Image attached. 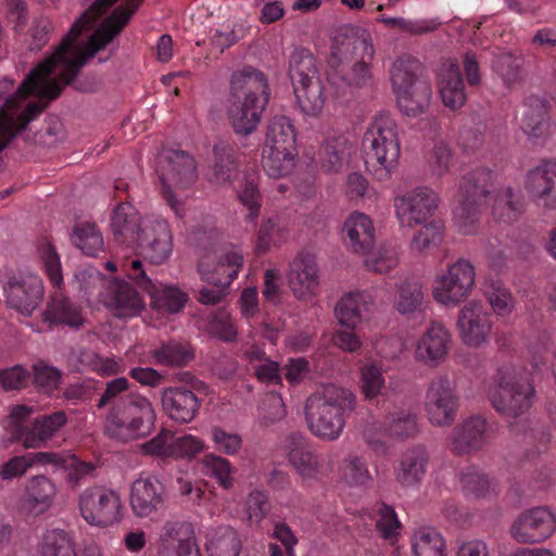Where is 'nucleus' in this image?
Wrapping results in <instances>:
<instances>
[{
  "label": "nucleus",
  "mask_w": 556,
  "mask_h": 556,
  "mask_svg": "<svg viewBox=\"0 0 556 556\" xmlns=\"http://www.w3.org/2000/svg\"><path fill=\"white\" fill-rule=\"evenodd\" d=\"M116 34L100 28L89 40L78 43L79 23H74L55 52L35 67L15 88L14 80L0 78V151L45 108V104L22 102L29 93L40 99H55L62 87L71 84L86 62L93 58Z\"/></svg>",
  "instance_id": "1"
},
{
  "label": "nucleus",
  "mask_w": 556,
  "mask_h": 556,
  "mask_svg": "<svg viewBox=\"0 0 556 556\" xmlns=\"http://www.w3.org/2000/svg\"><path fill=\"white\" fill-rule=\"evenodd\" d=\"M130 382L118 377L106 382L97 408L108 407L103 431L109 438L128 443L147 438L155 427L156 413L152 402L138 392L125 394Z\"/></svg>",
  "instance_id": "2"
},
{
  "label": "nucleus",
  "mask_w": 556,
  "mask_h": 556,
  "mask_svg": "<svg viewBox=\"0 0 556 556\" xmlns=\"http://www.w3.org/2000/svg\"><path fill=\"white\" fill-rule=\"evenodd\" d=\"M376 49L370 33L349 27L338 33L327 59L329 79L346 87L365 88L372 84V62Z\"/></svg>",
  "instance_id": "3"
},
{
  "label": "nucleus",
  "mask_w": 556,
  "mask_h": 556,
  "mask_svg": "<svg viewBox=\"0 0 556 556\" xmlns=\"http://www.w3.org/2000/svg\"><path fill=\"white\" fill-rule=\"evenodd\" d=\"M268 99V81L261 71L243 67L232 73L226 114L236 134L256 130Z\"/></svg>",
  "instance_id": "4"
},
{
  "label": "nucleus",
  "mask_w": 556,
  "mask_h": 556,
  "mask_svg": "<svg viewBox=\"0 0 556 556\" xmlns=\"http://www.w3.org/2000/svg\"><path fill=\"white\" fill-rule=\"evenodd\" d=\"M355 407L356 396L351 390L327 386L306 400L305 419L308 429L320 440L336 441L345 428L346 415Z\"/></svg>",
  "instance_id": "5"
},
{
  "label": "nucleus",
  "mask_w": 556,
  "mask_h": 556,
  "mask_svg": "<svg viewBox=\"0 0 556 556\" xmlns=\"http://www.w3.org/2000/svg\"><path fill=\"white\" fill-rule=\"evenodd\" d=\"M364 147L367 169L378 180L390 178L401 151L399 126L391 114L379 113L374 117L365 132Z\"/></svg>",
  "instance_id": "6"
},
{
  "label": "nucleus",
  "mask_w": 556,
  "mask_h": 556,
  "mask_svg": "<svg viewBox=\"0 0 556 556\" xmlns=\"http://www.w3.org/2000/svg\"><path fill=\"white\" fill-rule=\"evenodd\" d=\"M488 395L501 416L516 419L531 408L535 390L522 370L505 364L497 369Z\"/></svg>",
  "instance_id": "7"
},
{
  "label": "nucleus",
  "mask_w": 556,
  "mask_h": 556,
  "mask_svg": "<svg viewBox=\"0 0 556 556\" xmlns=\"http://www.w3.org/2000/svg\"><path fill=\"white\" fill-rule=\"evenodd\" d=\"M155 172L162 185V192L176 215H182V204L176 191L189 188L197 179V168L191 155L180 150L165 149L156 160Z\"/></svg>",
  "instance_id": "8"
},
{
  "label": "nucleus",
  "mask_w": 556,
  "mask_h": 556,
  "mask_svg": "<svg viewBox=\"0 0 556 556\" xmlns=\"http://www.w3.org/2000/svg\"><path fill=\"white\" fill-rule=\"evenodd\" d=\"M476 268L473 264L460 257L447 265L446 269L437 274L432 285L433 300L444 306H458L473 290Z\"/></svg>",
  "instance_id": "9"
},
{
  "label": "nucleus",
  "mask_w": 556,
  "mask_h": 556,
  "mask_svg": "<svg viewBox=\"0 0 556 556\" xmlns=\"http://www.w3.org/2000/svg\"><path fill=\"white\" fill-rule=\"evenodd\" d=\"M77 503L83 519L90 526L109 528L123 519V503L116 490L88 486L79 493Z\"/></svg>",
  "instance_id": "10"
},
{
  "label": "nucleus",
  "mask_w": 556,
  "mask_h": 556,
  "mask_svg": "<svg viewBox=\"0 0 556 556\" xmlns=\"http://www.w3.org/2000/svg\"><path fill=\"white\" fill-rule=\"evenodd\" d=\"M494 175L488 169L471 174L465 181L463 199L454 210V219L464 233L476 231L478 222V205L494 190Z\"/></svg>",
  "instance_id": "11"
},
{
  "label": "nucleus",
  "mask_w": 556,
  "mask_h": 556,
  "mask_svg": "<svg viewBox=\"0 0 556 556\" xmlns=\"http://www.w3.org/2000/svg\"><path fill=\"white\" fill-rule=\"evenodd\" d=\"M459 395L455 382L447 376L433 378L426 390L425 410L434 427H450L456 419Z\"/></svg>",
  "instance_id": "12"
},
{
  "label": "nucleus",
  "mask_w": 556,
  "mask_h": 556,
  "mask_svg": "<svg viewBox=\"0 0 556 556\" xmlns=\"http://www.w3.org/2000/svg\"><path fill=\"white\" fill-rule=\"evenodd\" d=\"M123 270L127 277L139 288L150 294L151 305L159 313L177 314L188 301V295L175 286H163L155 283L143 269L140 260H134L123 264Z\"/></svg>",
  "instance_id": "13"
},
{
  "label": "nucleus",
  "mask_w": 556,
  "mask_h": 556,
  "mask_svg": "<svg viewBox=\"0 0 556 556\" xmlns=\"http://www.w3.org/2000/svg\"><path fill=\"white\" fill-rule=\"evenodd\" d=\"M285 451L290 465L304 480H317L332 471V457L316 453L301 434H290L286 439Z\"/></svg>",
  "instance_id": "14"
},
{
  "label": "nucleus",
  "mask_w": 556,
  "mask_h": 556,
  "mask_svg": "<svg viewBox=\"0 0 556 556\" xmlns=\"http://www.w3.org/2000/svg\"><path fill=\"white\" fill-rule=\"evenodd\" d=\"M556 532V516L546 506L522 510L509 527L510 536L519 544H540Z\"/></svg>",
  "instance_id": "15"
},
{
  "label": "nucleus",
  "mask_w": 556,
  "mask_h": 556,
  "mask_svg": "<svg viewBox=\"0 0 556 556\" xmlns=\"http://www.w3.org/2000/svg\"><path fill=\"white\" fill-rule=\"evenodd\" d=\"M440 198L428 187H416L394 198V211L402 227L414 228L426 223L438 210Z\"/></svg>",
  "instance_id": "16"
},
{
  "label": "nucleus",
  "mask_w": 556,
  "mask_h": 556,
  "mask_svg": "<svg viewBox=\"0 0 556 556\" xmlns=\"http://www.w3.org/2000/svg\"><path fill=\"white\" fill-rule=\"evenodd\" d=\"M117 0H94L92 4L89 7L87 11H85L81 16L75 22L79 23V34L86 29H91L92 33L88 37V40L102 27H105L108 30H115L116 34L108 41V43L101 49L103 50L105 47L110 46L113 39L121 33L124 26L128 23L130 16L137 10L139 5V1L137 2H128L125 7L116 8L111 15L103 18L109 9L116 2Z\"/></svg>",
  "instance_id": "17"
},
{
  "label": "nucleus",
  "mask_w": 556,
  "mask_h": 556,
  "mask_svg": "<svg viewBox=\"0 0 556 556\" xmlns=\"http://www.w3.org/2000/svg\"><path fill=\"white\" fill-rule=\"evenodd\" d=\"M457 328L466 345L479 348L489 341L493 323L483 303L471 300L459 309Z\"/></svg>",
  "instance_id": "18"
},
{
  "label": "nucleus",
  "mask_w": 556,
  "mask_h": 556,
  "mask_svg": "<svg viewBox=\"0 0 556 556\" xmlns=\"http://www.w3.org/2000/svg\"><path fill=\"white\" fill-rule=\"evenodd\" d=\"M5 303L22 315L30 316L43 299V282L34 274L12 277L3 287Z\"/></svg>",
  "instance_id": "19"
},
{
  "label": "nucleus",
  "mask_w": 556,
  "mask_h": 556,
  "mask_svg": "<svg viewBox=\"0 0 556 556\" xmlns=\"http://www.w3.org/2000/svg\"><path fill=\"white\" fill-rule=\"evenodd\" d=\"M242 264V253L236 248H230L220 251L216 257L202 256L199 274L203 281L214 287L227 288L238 276Z\"/></svg>",
  "instance_id": "20"
},
{
  "label": "nucleus",
  "mask_w": 556,
  "mask_h": 556,
  "mask_svg": "<svg viewBox=\"0 0 556 556\" xmlns=\"http://www.w3.org/2000/svg\"><path fill=\"white\" fill-rule=\"evenodd\" d=\"M288 283L299 300H307L317 294L320 277L316 257L312 253L301 252L290 262Z\"/></svg>",
  "instance_id": "21"
},
{
  "label": "nucleus",
  "mask_w": 556,
  "mask_h": 556,
  "mask_svg": "<svg viewBox=\"0 0 556 556\" xmlns=\"http://www.w3.org/2000/svg\"><path fill=\"white\" fill-rule=\"evenodd\" d=\"M135 247H141L144 258L150 263H165L173 252V236L167 222L161 217L147 219L144 232Z\"/></svg>",
  "instance_id": "22"
},
{
  "label": "nucleus",
  "mask_w": 556,
  "mask_h": 556,
  "mask_svg": "<svg viewBox=\"0 0 556 556\" xmlns=\"http://www.w3.org/2000/svg\"><path fill=\"white\" fill-rule=\"evenodd\" d=\"M525 189L538 205L556 208V160L542 161L531 168L526 175Z\"/></svg>",
  "instance_id": "23"
},
{
  "label": "nucleus",
  "mask_w": 556,
  "mask_h": 556,
  "mask_svg": "<svg viewBox=\"0 0 556 556\" xmlns=\"http://www.w3.org/2000/svg\"><path fill=\"white\" fill-rule=\"evenodd\" d=\"M160 556H200L194 530L186 521H166L160 532Z\"/></svg>",
  "instance_id": "24"
},
{
  "label": "nucleus",
  "mask_w": 556,
  "mask_h": 556,
  "mask_svg": "<svg viewBox=\"0 0 556 556\" xmlns=\"http://www.w3.org/2000/svg\"><path fill=\"white\" fill-rule=\"evenodd\" d=\"M165 497V488L159 479L140 476L130 486L131 511L139 518L149 517L163 507Z\"/></svg>",
  "instance_id": "25"
},
{
  "label": "nucleus",
  "mask_w": 556,
  "mask_h": 556,
  "mask_svg": "<svg viewBox=\"0 0 556 556\" xmlns=\"http://www.w3.org/2000/svg\"><path fill=\"white\" fill-rule=\"evenodd\" d=\"M451 342L447 328L439 321H432L417 342L416 359L428 367H438L445 361Z\"/></svg>",
  "instance_id": "26"
},
{
  "label": "nucleus",
  "mask_w": 556,
  "mask_h": 556,
  "mask_svg": "<svg viewBox=\"0 0 556 556\" xmlns=\"http://www.w3.org/2000/svg\"><path fill=\"white\" fill-rule=\"evenodd\" d=\"M56 486L46 476L31 477L25 486L20 510L26 517H38L47 513L55 498Z\"/></svg>",
  "instance_id": "27"
},
{
  "label": "nucleus",
  "mask_w": 556,
  "mask_h": 556,
  "mask_svg": "<svg viewBox=\"0 0 556 556\" xmlns=\"http://www.w3.org/2000/svg\"><path fill=\"white\" fill-rule=\"evenodd\" d=\"M162 408L165 414L178 424L192 421L199 413L198 396L185 387H168L161 392Z\"/></svg>",
  "instance_id": "28"
},
{
  "label": "nucleus",
  "mask_w": 556,
  "mask_h": 556,
  "mask_svg": "<svg viewBox=\"0 0 556 556\" xmlns=\"http://www.w3.org/2000/svg\"><path fill=\"white\" fill-rule=\"evenodd\" d=\"M149 218H142L129 203L118 204L111 220V229L115 241L129 248L135 247L140 242L141 235L144 232L146 220Z\"/></svg>",
  "instance_id": "29"
},
{
  "label": "nucleus",
  "mask_w": 556,
  "mask_h": 556,
  "mask_svg": "<svg viewBox=\"0 0 556 556\" xmlns=\"http://www.w3.org/2000/svg\"><path fill=\"white\" fill-rule=\"evenodd\" d=\"M67 416L63 410L37 417L30 428H21L17 441L26 448H39L52 440L67 424Z\"/></svg>",
  "instance_id": "30"
},
{
  "label": "nucleus",
  "mask_w": 556,
  "mask_h": 556,
  "mask_svg": "<svg viewBox=\"0 0 556 556\" xmlns=\"http://www.w3.org/2000/svg\"><path fill=\"white\" fill-rule=\"evenodd\" d=\"M343 236L349 250L361 255L367 254L376 241L371 218L364 213H352L343 224Z\"/></svg>",
  "instance_id": "31"
},
{
  "label": "nucleus",
  "mask_w": 556,
  "mask_h": 556,
  "mask_svg": "<svg viewBox=\"0 0 556 556\" xmlns=\"http://www.w3.org/2000/svg\"><path fill=\"white\" fill-rule=\"evenodd\" d=\"M104 304L118 318H132L144 307L137 291L123 280H114L110 283Z\"/></svg>",
  "instance_id": "32"
},
{
  "label": "nucleus",
  "mask_w": 556,
  "mask_h": 556,
  "mask_svg": "<svg viewBox=\"0 0 556 556\" xmlns=\"http://www.w3.org/2000/svg\"><path fill=\"white\" fill-rule=\"evenodd\" d=\"M488 424L485 419L472 416L454 428L451 446L457 454H467L483 447L486 442Z\"/></svg>",
  "instance_id": "33"
},
{
  "label": "nucleus",
  "mask_w": 556,
  "mask_h": 556,
  "mask_svg": "<svg viewBox=\"0 0 556 556\" xmlns=\"http://www.w3.org/2000/svg\"><path fill=\"white\" fill-rule=\"evenodd\" d=\"M438 86L445 108L456 111L465 104L467 99L465 85L459 66L455 62L447 61L442 64Z\"/></svg>",
  "instance_id": "34"
},
{
  "label": "nucleus",
  "mask_w": 556,
  "mask_h": 556,
  "mask_svg": "<svg viewBox=\"0 0 556 556\" xmlns=\"http://www.w3.org/2000/svg\"><path fill=\"white\" fill-rule=\"evenodd\" d=\"M371 296L366 292H351L343 295L336 305L334 313L340 325L354 329L368 312Z\"/></svg>",
  "instance_id": "35"
},
{
  "label": "nucleus",
  "mask_w": 556,
  "mask_h": 556,
  "mask_svg": "<svg viewBox=\"0 0 556 556\" xmlns=\"http://www.w3.org/2000/svg\"><path fill=\"white\" fill-rule=\"evenodd\" d=\"M296 135L290 118L274 117L266 131L263 150L282 151L287 155L295 154Z\"/></svg>",
  "instance_id": "36"
},
{
  "label": "nucleus",
  "mask_w": 556,
  "mask_h": 556,
  "mask_svg": "<svg viewBox=\"0 0 556 556\" xmlns=\"http://www.w3.org/2000/svg\"><path fill=\"white\" fill-rule=\"evenodd\" d=\"M292 232V225L287 217L274 215L262 222L260 225L255 248L257 252L264 253L273 245H279L286 242Z\"/></svg>",
  "instance_id": "37"
},
{
  "label": "nucleus",
  "mask_w": 556,
  "mask_h": 556,
  "mask_svg": "<svg viewBox=\"0 0 556 556\" xmlns=\"http://www.w3.org/2000/svg\"><path fill=\"white\" fill-rule=\"evenodd\" d=\"M394 93L400 111L410 117L424 114L432 98V89L428 83H418Z\"/></svg>",
  "instance_id": "38"
},
{
  "label": "nucleus",
  "mask_w": 556,
  "mask_h": 556,
  "mask_svg": "<svg viewBox=\"0 0 556 556\" xmlns=\"http://www.w3.org/2000/svg\"><path fill=\"white\" fill-rule=\"evenodd\" d=\"M353 150V144L343 136L328 138L319 151L321 169L326 173L339 172Z\"/></svg>",
  "instance_id": "39"
},
{
  "label": "nucleus",
  "mask_w": 556,
  "mask_h": 556,
  "mask_svg": "<svg viewBox=\"0 0 556 556\" xmlns=\"http://www.w3.org/2000/svg\"><path fill=\"white\" fill-rule=\"evenodd\" d=\"M36 553L37 556H74L75 542L65 530L48 529L41 534Z\"/></svg>",
  "instance_id": "40"
},
{
  "label": "nucleus",
  "mask_w": 556,
  "mask_h": 556,
  "mask_svg": "<svg viewBox=\"0 0 556 556\" xmlns=\"http://www.w3.org/2000/svg\"><path fill=\"white\" fill-rule=\"evenodd\" d=\"M289 75L293 88L319 80L314 55L305 49H296L290 55Z\"/></svg>",
  "instance_id": "41"
},
{
  "label": "nucleus",
  "mask_w": 556,
  "mask_h": 556,
  "mask_svg": "<svg viewBox=\"0 0 556 556\" xmlns=\"http://www.w3.org/2000/svg\"><path fill=\"white\" fill-rule=\"evenodd\" d=\"M482 293L494 314L507 317L516 308V300L501 280L488 278L483 281Z\"/></svg>",
  "instance_id": "42"
},
{
  "label": "nucleus",
  "mask_w": 556,
  "mask_h": 556,
  "mask_svg": "<svg viewBox=\"0 0 556 556\" xmlns=\"http://www.w3.org/2000/svg\"><path fill=\"white\" fill-rule=\"evenodd\" d=\"M206 549L210 556H239L241 541L235 529L220 526L210 532Z\"/></svg>",
  "instance_id": "43"
},
{
  "label": "nucleus",
  "mask_w": 556,
  "mask_h": 556,
  "mask_svg": "<svg viewBox=\"0 0 556 556\" xmlns=\"http://www.w3.org/2000/svg\"><path fill=\"white\" fill-rule=\"evenodd\" d=\"M425 301L422 286L413 280H405L396 288L394 308L401 315H414L421 311Z\"/></svg>",
  "instance_id": "44"
},
{
  "label": "nucleus",
  "mask_w": 556,
  "mask_h": 556,
  "mask_svg": "<svg viewBox=\"0 0 556 556\" xmlns=\"http://www.w3.org/2000/svg\"><path fill=\"white\" fill-rule=\"evenodd\" d=\"M521 213L522 203L511 187H502L495 191L492 214L496 220L510 224L516 222Z\"/></svg>",
  "instance_id": "45"
},
{
  "label": "nucleus",
  "mask_w": 556,
  "mask_h": 556,
  "mask_svg": "<svg viewBox=\"0 0 556 556\" xmlns=\"http://www.w3.org/2000/svg\"><path fill=\"white\" fill-rule=\"evenodd\" d=\"M428 462L427 454L421 450L406 453L396 470V480L402 485L412 486L420 482Z\"/></svg>",
  "instance_id": "46"
},
{
  "label": "nucleus",
  "mask_w": 556,
  "mask_h": 556,
  "mask_svg": "<svg viewBox=\"0 0 556 556\" xmlns=\"http://www.w3.org/2000/svg\"><path fill=\"white\" fill-rule=\"evenodd\" d=\"M420 63L410 56L397 58L391 68V84L394 92L407 89L418 83H426L419 78Z\"/></svg>",
  "instance_id": "47"
},
{
  "label": "nucleus",
  "mask_w": 556,
  "mask_h": 556,
  "mask_svg": "<svg viewBox=\"0 0 556 556\" xmlns=\"http://www.w3.org/2000/svg\"><path fill=\"white\" fill-rule=\"evenodd\" d=\"M415 556H446L445 540L433 528H419L412 535Z\"/></svg>",
  "instance_id": "48"
},
{
  "label": "nucleus",
  "mask_w": 556,
  "mask_h": 556,
  "mask_svg": "<svg viewBox=\"0 0 556 556\" xmlns=\"http://www.w3.org/2000/svg\"><path fill=\"white\" fill-rule=\"evenodd\" d=\"M294 89L296 102L305 115L317 116L325 106L324 88L320 80Z\"/></svg>",
  "instance_id": "49"
},
{
  "label": "nucleus",
  "mask_w": 556,
  "mask_h": 556,
  "mask_svg": "<svg viewBox=\"0 0 556 556\" xmlns=\"http://www.w3.org/2000/svg\"><path fill=\"white\" fill-rule=\"evenodd\" d=\"M72 242L86 255L96 256L103 249V238L93 223H77L72 232Z\"/></svg>",
  "instance_id": "50"
},
{
  "label": "nucleus",
  "mask_w": 556,
  "mask_h": 556,
  "mask_svg": "<svg viewBox=\"0 0 556 556\" xmlns=\"http://www.w3.org/2000/svg\"><path fill=\"white\" fill-rule=\"evenodd\" d=\"M47 318L74 328L84 324L80 308L67 298L54 296L48 307Z\"/></svg>",
  "instance_id": "51"
},
{
  "label": "nucleus",
  "mask_w": 556,
  "mask_h": 556,
  "mask_svg": "<svg viewBox=\"0 0 556 556\" xmlns=\"http://www.w3.org/2000/svg\"><path fill=\"white\" fill-rule=\"evenodd\" d=\"M201 464L204 475L214 478L222 488L228 490L233 485V467L227 458L207 453L203 456Z\"/></svg>",
  "instance_id": "52"
},
{
  "label": "nucleus",
  "mask_w": 556,
  "mask_h": 556,
  "mask_svg": "<svg viewBox=\"0 0 556 556\" xmlns=\"http://www.w3.org/2000/svg\"><path fill=\"white\" fill-rule=\"evenodd\" d=\"M413 236L410 248L413 251L422 253L431 248L439 247L444 237V224L441 220H431Z\"/></svg>",
  "instance_id": "53"
},
{
  "label": "nucleus",
  "mask_w": 556,
  "mask_h": 556,
  "mask_svg": "<svg viewBox=\"0 0 556 556\" xmlns=\"http://www.w3.org/2000/svg\"><path fill=\"white\" fill-rule=\"evenodd\" d=\"M365 258L367 269L386 274L399 264V249L393 244H382L376 251H369Z\"/></svg>",
  "instance_id": "54"
},
{
  "label": "nucleus",
  "mask_w": 556,
  "mask_h": 556,
  "mask_svg": "<svg viewBox=\"0 0 556 556\" xmlns=\"http://www.w3.org/2000/svg\"><path fill=\"white\" fill-rule=\"evenodd\" d=\"M386 387L383 369L376 363L361 367V391L366 400L377 399Z\"/></svg>",
  "instance_id": "55"
},
{
  "label": "nucleus",
  "mask_w": 556,
  "mask_h": 556,
  "mask_svg": "<svg viewBox=\"0 0 556 556\" xmlns=\"http://www.w3.org/2000/svg\"><path fill=\"white\" fill-rule=\"evenodd\" d=\"M155 363L165 366H182L193 357L189 346L179 342L163 343L153 352Z\"/></svg>",
  "instance_id": "56"
},
{
  "label": "nucleus",
  "mask_w": 556,
  "mask_h": 556,
  "mask_svg": "<svg viewBox=\"0 0 556 556\" xmlns=\"http://www.w3.org/2000/svg\"><path fill=\"white\" fill-rule=\"evenodd\" d=\"M295 154L282 151L263 150L262 166L269 177L281 178L289 175L295 165Z\"/></svg>",
  "instance_id": "57"
},
{
  "label": "nucleus",
  "mask_w": 556,
  "mask_h": 556,
  "mask_svg": "<svg viewBox=\"0 0 556 556\" xmlns=\"http://www.w3.org/2000/svg\"><path fill=\"white\" fill-rule=\"evenodd\" d=\"M389 434L397 438H408L418 432L417 416L409 408H400L387 418Z\"/></svg>",
  "instance_id": "58"
},
{
  "label": "nucleus",
  "mask_w": 556,
  "mask_h": 556,
  "mask_svg": "<svg viewBox=\"0 0 556 556\" xmlns=\"http://www.w3.org/2000/svg\"><path fill=\"white\" fill-rule=\"evenodd\" d=\"M286 407L282 397L276 392L267 393L258 408V420L263 426H270L282 420L286 416Z\"/></svg>",
  "instance_id": "59"
},
{
  "label": "nucleus",
  "mask_w": 556,
  "mask_h": 556,
  "mask_svg": "<svg viewBox=\"0 0 556 556\" xmlns=\"http://www.w3.org/2000/svg\"><path fill=\"white\" fill-rule=\"evenodd\" d=\"M175 433L162 429L155 437L142 444L146 455L174 459Z\"/></svg>",
  "instance_id": "60"
},
{
  "label": "nucleus",
  "mask_w": 556,
  "mask_h": 556,
  "mask_svg": "<svg viewBox=\"0 0 556 556\" xmlns=\"http://www.w3.org/2000/svg\"><path fill=\"white\" fill-rule=\"evenodd\" d=\"M211 438L217 452L225 455H236L242 448V438L237 432L227 431L219 426L211 429Z\"/></svg>",
  "instance_id": "61"
},
{
  "label": "nucleus",
  "mask_w": 556,
  "mask_h": 556,
  "mask_svg": "<svg viewBox=\"0 0 556 556\" xmlns=\"http://www.w3.org/2000/svg\"><path fill=\"white\" fill-rule=\"evenodd\" d=\"M238 198L249 212L247 218L255 220L260 215L262 197L253 177H245L243 187L238 190Z\"/></svg>",
  "instance_id": "62"
},
{
  "label": "nucleus",
  "mask_w": 556,
  "mask_h": 556,
  "mask_svg": "<svg viewBox=\"0 0 556 556\" xmlns=\"http://www.w3.org/2000/svg\"><path fill=\"white\" fill-rule=\"evenodd\" d=\"M492 67L506 85H511L519 78L520 60L510 52L501 51L495 54Z\"/></svg>",
  "instance_id": "63"
},
{
  "label": "nucleus",
  "mask_w": 556,
  "mask_h": 556,
  "mask_svg": "<svg viewBox=\"0 0 556 556\" xmlns=\"http://www.w3.org/2000/svg\"><path fill=\"white\" fill-rule=\"evenodd\" d=\"M454 166V156L447 143L439 141L434 144L429 159V167L433 176L443 177Z\"/></svg>",
  "instance_id": "64"
}]
</instances>
